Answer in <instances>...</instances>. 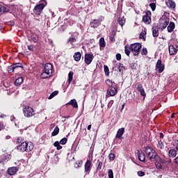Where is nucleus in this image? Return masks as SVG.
<instances>
[{
    "mask_svg": "<svg viewBox=\"0 0 178 178\" xmlns=\"http://www.w3.org/2000/svg\"><path fill=\"white\" fill-rule=\"evenodd\" d=\"M143 22L147 24H149V23H151V11H146L145 15L143 17Z\"/></svg>",
    "mask_w": 178,
    "mask_h": 178,
    "instance_id": "8",
    "label": "nucleus"
},
{
    "mask_svg": "<svg viewBox=\"0 0 178 178\" xmlns=\"http://www.w3.org/2000/svg\"><path fill=\"white\" fill-rule=\"evenodd\" d=\"M73 72H70L68 74V80L67 81V83H68V84H70V83H72V81L73 80Z\"/></svg>",
    "mask_w": 178,
    "mask_h": 178,
    "instance_id": "30",
    "label": "nucleus"
},
{
    "mask_svg": "<svg viewBox=\"0 0 178 178\" xmlns=\"http://www.w3.org/2000/svg\"><path fill=\"white\" fill-rule=\"evenodd\" d=\"M159 24L161 30H165V28L168 27V24H169V18L166 15H163L159 19Z\"/></svg>",
    "mask_w": 178,
    "mask_h": 178,
    "instance_id": "5",
    "label": "nucleus"
},
{
    "mask_svg": "<svg viewBox=\"0 0 178 178\" xmlns=\"http://www.w3.org/2000/svg\"><path fill=\"white\" fill-rule=\"evenodd\" d=\"M77 35H79V33H74V35H72L68 40V43L71 44V45H74V42L76 41V37H77Z\"/></svg>",
    "mask_w": 178,
    "mask_h": 178,
    "instance_id": "16",
    "label": "nucleus"
},
{
    "mask_svg": "<svg viewBox=\"0 0 178 178\" xmlns=\"http://www.w3.org/2000/svg\"><path fill=\"white\" fill-rule=\"evenodd\" d=\"M152 35L153 37H158L159 35V30L156 26L152 27Z\"/></svg>",
    "mask_w": 178,
    "mask_h": 178,
    "instance_id": "24",
    "label": "nucleus"
},
{
    "mask_svg": "<svg viewBox=\"0 0 178 178\" xmlns=\"http://www.w3.org/2000/svg\"><path fill=\"white\" fill-rule=\"evenodd\" d=\"M4 12H6V8L0 6V15H2V13H4Z\"/></svg>",
    "mask_w": 178,
    "mask_h": 178,
    "instance_id": "44",
    "label": "nucleus"
},
{
    "mask_svg": "<svg viewBox=\"0 0 178 178\" xmlns=\"http://www.w3.org/2000/svg\"><path fill=\"white\" fill-rule=\"evenodd\" d=\"M31 40L33 42H37L38 41V37L37 36H32Z\"/></svg>",
    "mask_w": 178,
    "mask_h": 178,
    "instance_id": "49",
    "label": "nucleus"
},
{
    "mask_svg": "<svg viewBox=\"0 0 178 178\" xmlns=\"http://www.w3.org/2000/svg\"><path fill=\"white\" fill-rule=\"evenodd\" d=\"M125 54L127 55V56H130V52H131V48L130 45H126L125 46Z\"/></svg>",
    "mask_w": 178,
    "mask_h": 178,
    "instance_id": "29",
    "label": "nucleus"
},
{
    "mask_svg": "<svg viewBox=\"0 0 178 178\" xmlns=\"http://www.w3.org/2000/svg\"><path fill=\"white\" fill-rule=\"evenodd\" d=\"M114 69L115 70H119L120 72H123V70H124L125 67H124V65H123V64L117 63L115 65Z\"/></svg>",
    "mask_w": 178,
    "mask_h": 178,
    "instance_id": "19",
    "label": "nucleus"
},
{
    "mask_svg": "<svg viewBox=\"0 0 178 178\" xmlns=\"http://www.w3.org/2000/svg\"><path fill=\"white\" fill-rule=\"evenodd\" d=\"M137 90L138 91H142V90H144V88H143V85L140 83H137Z\"/></svg>",
    "mask_w": 178,
    "mask_h": 178,
    "instance_id": "40",
    "label": "nucleus"
},
{
    "mask_svg": "<svg viewBox=\"0 0 178 178\" xmlns=\"http://www.w3.org/2000/svg\"><path fill=\"white\" fill-rule=\"evenodd\" d=\"M58 94H59V91H58V90L53 92L52 93H51V95L48 97V99H52V98H54V97H56V95H58Z\"/></svg>",
    "mask_w": 178,
    "mask_h": 178,
    "instance_id": "34",
    "label": "nucleus"
},
{
    "mask_svg": "<svg viewBox=\"0 0 178 178\" xmlns=\"http://www.w3.org/2000/svg\"><path fill=\"white\" fill-rule=\"evenodd\" d=\"M47 6V1L42 0L39 4L36 5L33 8V13L37 16H40L41 13H42V10H44V8Z\"/></svg>",
    "mask_w": 178,
    "mask_h": 178,
    "instance_id": "3",
    "label": "nucleus"
},
{
    "mask_svg": "<svg viewBox=\"0 0 178 178\" xmlns=\"http://www.w3.org/2000/svg\"><path fill=\"white\" fill-rule=\"evenodd\" d=\"M177 155V151L175 149H172L168 152L169 158H175Z\"/></svg>",
    "mask_w": 178,
    "mask_h": 178,
    "instance_id": "20",
    "label": "nucleus"
},
{
    "mask_svg": "<svg viewBox=\"0 0 178 178\" xmlns=\"http://www.w3.org/2000/svg\"><path fill=\"white\" fill-rule=\"evenodd\" d=\"M17 170H19L16 167H11L8 169L7 172L10 176H13V175H16Z\"/></svg>",
    "mask_w": 178,
    "mask_h": 178,
    "instance_id": "17",
    "label": "nucleus"
},
{
    "mask_svg": "<svg viewBox=\"0 0 178 178\" xmlns=\"http://www.w3.org/2000/svg\"><path fill=\"white\" fill-rule=\"evenodd\" d=\"M144 35H145V33L144 32L141 33L140 35V38H144Z\"/></svg>",
    "mask_w": 178,
    "mask_h": 178,
    "instance_id": "59",
    "label": "nucleus"
},
{
    "mask_svg": "<svg viewBox=\"0 0 178 178\" xmlns=\"http://www.w3.org/2000/svg\"><path fill=\"white\" fill-rule=\"evenodd\" d=\"M104 163L101 161L99 162V164L97 165V170H101V169H102V166H103Z\"/></svg>",
    "mask_w": 178,
    "mask_h": 178,
    "instance_id": "47",
    "label": "nucleus"
},
{
    "mask_svg": "<svg viewBox=\"0 0 178 178\" xmlns=\"http://www.w3.org/2000/svg\"><path fill=\"white\" fill-rule=\"evenodd\" d=\"M74 59L76 62H79L81 59V53L80 52H75L74 54Z\"/></svg>",
    "mask_w": 178,
    "mask_h": 178,
    "instance_id": "22",
    "label": "nucleus"
},
{
    "mask_svg": "<svg viewBox=\"0 0 178 178\" xmlns=\"http://www.w3.org/2000/svg\"><path fill=\"white\" fill-rule=\"evenodd\" d=\"M156 70L159 73H162L165 70V65L162 64V60L161 59L158 60L156 65Z\"/></svg>",
    "mask_w": 178,
    "mask_h": 178,
    "instance_id": "7",
    "label": "nucleus"
},
{
    "mask_svg": "<svg viewBox=\"0 0 178 178\" xmlns=\"http://www.w3.org/2000/svg\"><path fill=\"white\" fill-rule=\"evenodd\" d=\"M28 49L29 51H33V45H28Z\"/></svg>",
    "mask_w": 178,
    "mask_h": 178,
    "instance_id": "58",
    "label": "nucleus"
},
{
    "mask_svg": "<svg viewBox=\"0 0 178 178\" xmlns=\"http://www.w3.org/2000/svg\"><path fill=\"white\" fill-rule=\"evenodd\" d=\"M91 168H92L91 161L87 160L86 163H85V173H86V175L90 174V172H91Z\"/></svg>",
    "mask_w": 178,
    "mask_h": 178,
    "instance_id": "10",
    "label": "nucleus"
},
{
    "mask_svg": "<svg viewBox=\"0 0 178 178\" xmlns=\"http://www.w3.org/2000/svg\"><path fill=\"white\" fill-rule=\"evenodd\" d=\"M158 154H156V152L154 150L147 156L150 159V161H152V159H155V158H156Z\"/></svg>",
    "mask_w": 178,
    "mask_h": 178,
    "instance_id": "23",
    "label": "nucleus"
},
{
    "mask_svg": "<svg viewBox=\"0 0 178 178\" xmlns=\"http://www.w3.org/2000/svg\"><path fill=\"white\" fill-rule=\"evenodd\" d=\"M139 92L140 93V95H142V97H146L147 96V94H145V90H144V89L139 91Z\"/></svg>",
    "mask_w": 178,
    "mask_h": 178,
    "instance_id": "51",
    "label": "nucleus"
},
{
    "mask_svg": "<svg viewBox=\"0 0 178 178\" xmlns=\"http://www.w3.org/2000/svg\"><path fill=\"white\" fill-rule=\"evenodd\" d=\"M106 44L105 43V39L104 38H101L99 39V46L102 48H105Z\"/></svg>",
    "mask_w": 178,
    "mask_h": 178,
    "instance_id": "31",
    "label": "nucleus"
},
{
    "mask_svg": "<svg viewBox=\"0 0 178 178\" xmlns=\"http://www.w3.org/2000/svg\"><path fill=\"white\" fill-rule=\"evenodd\" d=\"M5 129V126L3 125V122H0V131Z\"/></svg>",
    "mask_w": 178,
    "mask_h": 178,
    "instance_id": "57",
    "label": "nucleus"
},
{
    "mask_svg": "<svg viewBox=\"0 0 178 178\" xmlns=\"http://www.w3.org/2000/svg\"><path fill=\"white\" fill-rule=\"evenodd\" d=\"M139 92L140 93V95H142V97H146L147 96V94H145V90H144V89L139 91Z\"/></svg>",
    "mask_w": 178,
    "mask_h": 178,
    "instance_id": "50",
    "label": "nucleus"
},
{
    "mask_svg": "<svg viewBox=\"0 0 178 178\" xmlns=\"http://www.w3.org/2000/svg\"><path fill=\"white\" fill-rule=\"evenodd\" d=\"M148 54V51L147 50V48H143L141 51V55H147Z\"/></svg>",
    "mask_w": 178,
    "mask_h": 178,
    "instance_id": "45",
    "label": "nucleus"
},
{
    "mask_svg": "<svg viewBox=\"0 0 178 178\" xmlns=\"http://www.w3.org/2000/svg\"><path fill=\"white\" fill-rule=\"evenodd\" d=\"M149 6L153 12L156 9V4L155 3H150Z\"/></svg>",
    "mask_w": 178,
    "mask_h": 178,
    "instance_id": "38",
    "label": "nucleus"
},
{
    "mask_svg": "<svg viewBox=\"0 0 178 178\" xmlns=\"http://www.w3.org/2000/svg\"><path fill=\"white\" fill-rule=\"evenodd\" d=\"M160 138H163V134L160 133Z\"/></svg>",
    "mask_w": 178,
    "mask_h": 178,
    "instance_id": "63",
    "label": "nucleus"
},
{
    "mask_svg": "<svg viewBox=\"0 0 178 178\" xmlns=\"http://www.w3.org/2000/svg\"><path fill=\"white\" fill-rule=\"evenodd\" d=\"M107 94L110 95V97H115V95L118 94V90L115 86L110 87L107 90Z\"/></svg>",
    "mask_w": 178,
    "mask_h": 178,
    "instance_id": "9",
    "label": "nucleus"
},
{
    "mask_svg": "<svg viewBox=\"0 0 178 178\" xmlns=\"http://www.w3.org/2000/svg\"><path fill=\"white\" fill-rule=\"evenodd\" d=\"M76 168H81V166L83 165V161H78V163H76Z\"/></svg>",
    "mask_w": 178,
    "mask_h": 178,
    "instance_id": "56",
    "label": "nucleus"
},
{
    "mask_svg": "<svg viewBox=\"0 0 178 178\" xmlns=\"http://www.w3.org/2000/svg\"><path fill=\"white\" fill-rule=\"evenodd\" d=\"M23 112L26 118H31L32 116H34V109L29 106H25L23 108Z\"/></svg>",
    "mask_w": 178,
    "mask_h": 178,
    "instance_id": "6",
    "label": "nucleus"
},
{
    "mask_svg": "<svg viewBox=\"0 0 178 178\" xmlns=\"http://www.w3.org/2000/svg\"><path fill=\"white\" fill-rule=\"evenodd\" d=\"M66 105H72L73 108H79V105L77 104V101H76V99H71L68 103L66 104Z\"/></svg>",
    "mask_w": 178,
    "mask_h": 178,
    "instance_id": "21",
    "label": "nucleus"
},
{
    "mask_svg": "<svg viewBox=\"0 0 178 178\" xmlns=\"http://www.w3.org/2000/svg\"><path fill=\"white\" fill-rule=\"evenodd\" d=\"M22 83H23V78L19 77L15 80V85L19 87V86L22 85Z\"/></svg>",
    "mask_w": 178,
    "mask_h": 178,
    "instance_id": "27",
    "label": "nucleus"
},
{
    "mask_svg": "<svg viewBox=\"0 0 178 178\" xmlns=\"http://www.w3.org/2000/svg\"><path fill=\"white\" fill-rule=\"evenodd\" d=\"M175 163L178 165V156L175 159Z\"/></svg>",
    "mask_w": 178,
    "mask_h": 178,
    "instance_id": "61",
    "label": "nucleus"
},
{
    "mask_svg": "<svg viewBox=\"0 0 178 178\" xmlns=\"http://www.w3.org/2000/svg\"><path fill=\"white\" fill-rule=\"evenodd\" d=\"M137 154L139 161H140V162H144L145 161V154L140 150H138Z\"/></svg>",
    "mask_w": 178,
    "mask_h": 178,
    "instance_id": "18",
    "label": "nucleus"
},
{
    "mask_svg": "<svg viewBox=\"0 0 178 178\" xmlns=\"http://www.w3.org/2000/svg\"><path fill=\"white\" fill-rule=\"evenodd\" d=\"M154 149H153L152 147H149V146H147V147H145V154H146L147 156H149V155L152 152V151H154Z\"/></svg>",
    "mask_w": 178,
    "mask_h": 178,
    "instance_id": "28",
    "label": "nucleus"
},
{
    "mask_svg": "<svg viewBox=\"0 0 178 178\" xmlns=\"http://www.w3.org/2000/svg\"><path fill=\"white\" fill-rule=\"evenodd\" d=\"M156 169H162V164H161L160 163H156Z\"/></svg>",
    "mask_w": 178,
    "mask_h": 178,
    "instance_id": "53",
    "label": "nucleus"
},
{
    "mask_svg": "<svg viewBox=\"0 0 178 178\" xmlns=\"http://www.w3.org/2000/svg\"><path fill=\"white\" fill-rule=\"evenodd\" d=\"M137 174H138V176H139L140 177H143V176H145V172L143 171H138Z\"/></svg>",
    "mask_w": 178,
    "mask_h": 178,
    "instance_id": "46",
    "label": "nucleus"
},
{
    "mask_svg": "<svg viewBox=\"0 0 178 178\" xmlns=\"http://www.w3.org/2000/svg\"><path fill=\"white\" fill-rule=\"evenodd\" d=\"M92 59H94V56L92 54H85V63H86V65H90V63L92 62Z\"/></svg>",
    "mask_w": 178,
    "mask_h": 178,
    "instance_id": "12",
    "label": "nucleus"
},
{
    "mask_svg": "<svg viewBox=\"0 0 178 178\" xmlns=\"http://www.w3.org/2000/svg\"><path fill=\"white\" fill-rule=\"evenodd\" d=\"M106 84H107L108 88H111V87H113V84H115V83L112 82L111 79H106Z\"/></svg>",
    "mask_w": 178,
    "mask_h": 178,
    "instance_id": "36",
    "label": "nucleus"
},
{
    "mask_svg": "<svg viewBox=\"0 0 178 178\" xmlns=\"http://www.w3.org/2000/svg\"><path fill=\"white\" fill-rule=\"evenodd\" d=\"M115 158H116V156H115V154H113V153H111V154L108 155V159H109L111 161H115Z\"/></svg>",
    "mask_w": 178,
    "mask_h": 178,
    "instance_id": "39",
    "label": "nucleus"
},
{
    "mask_svg": "<svg viewBox=\"0 0 178 178\" xmlns=\"http://www.w3.org/2000/svg\"><path fill=\"white\" fill-rule=\"evenodd\" d=\"M52 76V64L47 63L44 65V69L40 75L41 79H48Z\"/></svg>",
    "mask_w": 178,
    "mask_h": 178,
    "instance_id": "2",
    "label": "nucleus"
},
{
    "mask_svg": "<svg viewBox=\"0 0 178 178\" xmlns=\"http://www.w3.org/2000/svg\"><path fill=\"white\" fill-rule=\"evenodd\" d=\"M130 46H131V52H132L134 56H137V55L140 54V51H141V48L143 47V46L140 43H134L130 44Z\"/></svg>",
    "mask_w": 178,
    "mask_h": 178,
    "instance_id": "4",
    "label": "nucleus"
},
{
    "mask_svg": "<svg viewBox=\"0 0 178 178\" xmlns=\"http://www.w3.org/2000/svg\"><path fill=\"white\" fill-rule=\"evenodd\" d=\"M165 145H163V142L162 140H159L158 142V147L160 148V149H163Z\"/></svg>",
    "mask_w": 178,
    "mask_h": 178,
    "instance_id": "37",
    "label": "nucleus"
},
{
    "mask_svg": "<svg viewBox=\"0 0 178 178\" xmlns=\"http://www.w3.org/2000/svg\"><path fill=\"white\" fill-rule=\"evenodd\" d=\"M165 4L170 9H175L176 8V3L173 0H165Z\"/></svg>",
    "mask_w": 178,
    "mask_h": 178,
    "instance_id": "15",
    "label": "nucleus"
},
{
    "mask_svg": "<svg viewBox=\"0 0 178 178\" xmlns=\"http://www.w3.org/2000/svg\"><path fill=\"white\" fill-rule=\"evenodd\" d=\"M131 68L134 70V69H136V65H134V64L131 63L130 65Z\"/></svg>",
    "mask_w": 178,
    "mask_h": 178,
    "instance_id": "60",
    "label": "nucleus"
},
{
    "mask_svg": "<svg viewBox=\"0 0 178 178\" xmlns=\"http://www.w3.org/2000/svg\"><path fill=\"white\" fill-rule=\"evenodd\" d=\"M54 147H56V149H58V151H59V149H62V146L60 145V143H59V141H56L54 143Z\"/></svg>",
    "mask_w": 178,
    "mask_h": 178,
    "instance_id": "35",
    "label": "nucleus"
},
{
    "mask_svg": "<svg viewBox=\"0 0 178 178\" xmlns=\"http://www.w3.org/2000/svg\"><path fill=\"white\" fill-rule=\"evenodd\" d=\"M170 55H176L178 51V46L176 45L175 47L173 45H170L168 47Z\"/></svg>",
    "mask_w": 178,
    "mask_h": 178,
    "instance_id": "11",
    "label": "nucleus"
},
{
    "mask_svg": "<svg viewBox=\"0 0 178 178\" xmlns=\"http://www.w3.org/2000/svg\"><path fill=\"white\" fill-rule=\"evenodd\" d=\"M120 26H121V27H123V26H124V23H126V19H124V17H120L118 18V20Z\"/></svg>",
    "mask_w": 178,
    "mask_h": 178,
    "instance_id": "25",
    "label": "nucleus"
},
{
    "mask_svg": "<svg viewBox=\"0 0 178 178\" xmlns=\"http://www.w3.org/2000/svg\"><path fill=\"white\" fill-rule=\"evenodd\" d=\"M113 105V100H111L108 104V106H107V108H112V106Z\"/></svg>",
    "mask_w": 178,
    "mask_h": 178,
    "instance_id": "52",
    "label": "nucleus"
},
{
    "mask_svg": "<svg viewBox=\"0 0 178 178\" xmlns=\"http://www.w3.org/2000/svg\"><path fill=\"white\" fill-rule=\"evenodd\" d=\"M33 148L34 145H33V143L31 142L27 143L23 141L22 144L17 146V149L22 151V152H24V151H26V152H30V151H33Z\"/></svg>",
    "mask_w": 178,
    "mask_h": 178,
    "instance_id": "1",
    "label": "nucleus"
},
{
    "mask_svg": "<svg viewBox=\"0 0 178 178\" xmlns=\"http://www.w3.org/2000/svg\"><path fill=\"white\" fill-rule=\"evenodd\" d=\"M101 25V22L99 19H92L90 22V27H92L93 29H97L99 26Z\"/></svg>",
    "mask_w": 178,
    "mask_h": 178,
    "instance_id": "14",
    "label": "nucleus"
},
{
    "mask_svg": "<svg viewBox=\"0 0 178 178\" xmlns=\"http://www.w3.org/2000/svg\"><path fill=\"white\" fill-rule=\"evenodd\" d=\"M88 130H91V124H89V125L88 126Z\"/></svg>",
    "mask_w": 178,
    "mask_h": 178,
    "instance_id": "64",
    "label": "nucleus"
},
{
    "mask_svg": "<svg viewBox=\"0 0 178 178\" xmlns=\"http://www.w3.org/2000/svg\"><path fill=\"white\" fill-rule=\"evenodd\" d=\"M14 70H16V69H23V65L20 63H17L13 65Z\"/></svg>",
    "mask_w": 178,
    "mask_h": 178,
    "instance_id": "32",
    "label": "nucleus"
},
{
    "mask_svg": "<svg viewBox=\"0 0 178 178\" xmlns=\"http://www.w3.org/2000/svg\"><path fill=\"white\" fill-rule=\"evenodd\" d=\"M116 59H117V60H120V59H122V55H120V54H117Z\"/></svg>",
    "mask_w": 178,
    "mask_h": 178,
    "instance_id": "55",
    "label": "nucleus"
},
{
    "mask_svg": "<svg viewBox=\"0 0 178 178\" xmlns=\"http://www.w3.org/2000/svg\"><path fill=\"white\" fill-rule=\"evenodd\" d=\"M10 120H11V122H13L15 120V116H11Z\"/></svg>",
    "mask_w": 178,
    "mask_h": 178,
    "instance_id": "62",
    "label": "nucleus"
},
{
    "mask_svg": "<svg viewBox=\"0 0 178 178\" xmlns=\"http://www.w3.org/2000/svg\"><path fill=\"white\" fill-rule=\"evenodd\" d=\"M108 178H113V171L112 170H108Z\"/></svg>",
    "mask_w": 178,
    "mask_h": 178,
    "instance_id": "48",
    "label": "nucleus"
},
{
    "mask_svg": "<svg viewBox=\"0 0 178 178\" xmlns=\"http://www.w3.org/2000/svg\"><path fill=\"white\" fill-rule=\"evenodd\" d=\"M123 134H124V128L119 129L117 131L115 138H118L119 140H122V138H123V137H122Z\"/></svg>",
    "mask_w": 178,
    "mask_h": 178,
    "instance_id": "13",
    "label": "nucleus"
},
{
    "mask_svg": "<svg viewBox=\"0 0 178 178\" xmlns=\"http://www.w3.org/2000/svg\"><path fill=\"white\" fill-rule=\"evenodd\" d=\"M8 70L9 73H13V72H15V67H13V65L9 66Z\"/></svg>",
    "mask_w": 178,
    "mask_h": 178,
    "instance_id": "41",
    "label": "nucleus"
},
{
    "mask_svg": "<svg viewBox=\"0 0 178 178\" xmlns=\"http://www.w3.org/2000/svg\"><path fill=\"white\" fill-rule=\"evenodd\" d=\"M175 30V22H170L168 26V33H172Z\"/></svg>",
    "mask_w": 178,
    "mask_h": 178,
    "instance_id": "26",
    "label": "nucleus"
},
{
    "mask_svg": "<svg viewBox=\"0 0 178 178\" xmlns=\"http://www.w3.org/2000/svg\"><path fill=\"white\" fill-rule=\"evenodd\" d=\"M59 134V127H56L53 132L51 133L52 137H54V136H58Z\"/></svg>",
    "mask_w": 178,
    "mask_h": 178,
    "instance_id": "33",
    "label": "nucleus"
},
{
    "mask_svg": "<svg viewBox=\"0 0 178 178\" xmlns=\"http://www.w3.org/2000/svg\"><path fill=\"white\" fill-rule=\"evenodd\" d=\"M62 145H65V144H66V143H67V138H63V139L60 140V141L59 142Z\"/></svg>",
    "mask_w": 178,
    "mask_h": 178,
    "instance_id": "43",
    "label": "nucleus"
},
{
    "mask_svg": "<svg viewBox=\"0 0 178 178\" xmlns=\"http://www.w3.org/2000/svg\"><path fill=\"white\" fill-rule=\"evenodd\" d=\"M104 67L106 76H109V67H108L106 65H104Z\"/></svg>",
    "mask_w": 178,
    "mask_h": 178,
    "instance_id": "42",
    "label": "nucleus"
},
{
    "mask_svg": "<svg viewBox=\"0 0 178 178\" xmlns=\"http://www.w3.org/2000/svg\"><path fill=\"white\" fill-rule=\"evenodd\" d=\"M23 141H24V140H23V138H22V137H19L18 138H17V143H18V144H22V143H23Z\"/></svg>",
    "mask_w": 178,
    "mask_h": 178,
    "instance_id": "54",
    "label": "nucleus"
}]
</instances>
